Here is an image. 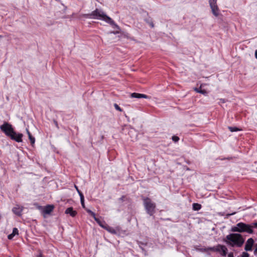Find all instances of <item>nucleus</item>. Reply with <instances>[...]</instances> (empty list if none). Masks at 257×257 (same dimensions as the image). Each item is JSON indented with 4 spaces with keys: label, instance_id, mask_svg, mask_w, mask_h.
<instances>
[{
    "label": "nucleus",
    "instance_id": "obj_1",
    "mask_svg": "<svg viewBox=\"0 0 257 257\" xmlns=\"http://www.w3.org/2000/svg\"><path fill=\"white\" fill-rule=\"evenodd\" d=\"M84 17L86 18L102 20L110 25L113 28L119 29V26L115 24L113 20L107 16L101 10L98 9H96L91 13L85 14Z\"/></svg>",
    "mask_w": 257,
    "mask_h": 257
},
{
    "label": "nucleus",
    "instance_id": "obj_2",
    "mask_svg": "<svg viewBox=\"0 0 257 257\" xmlns=\"http://www.w3.org/2000/svg\"><path fill=\"white\" fill-rule=\"evenodd\" d=\"M253 225L249 224H246L243 222L238 223L235 226H232L231 228L232 232H247L249 234H252L253 230L252 229Z\"/></svg>",
    "mask_w": 257,
    "mask_h": 257
},
{
    "label": "nucleus",
    "instance_id": "obj_3",
    "mask_svg": "<svg viewBox=\"0 0 257 257\" xmlns=\"http://www.w3.org/2000/svg\"><path fill=\"white\" fill-rule=\"evenodd\" d=\"M143 205L147 214L153 216L156 212V204L149 197L142 196Z\"/></svg>",
    "mask_w": 257,
    "mask_h": 257
},
{
    "label": "nucleus",
    "instance_id": "obj_4",
    "mask_svg": "<svg viewBox=\"0 0 257 257\" xmlns=\"http://www.w3.org/2000/svg\"><path fill=\"white\" fill-rule=\"evenodd\" d=\"M226 239L232 242V246L236 245L237 247H241L244 242V239L242 235L240 233H232L226 236Z\"/></svg>",
    "mask_w": 257,
    "mask_h": 257
},
{
    "label": "nucleus",
    "instance_id": "obj_5",
    "mask_svg": "<svg viewBox=\"0 0 257 257\" xmlns=\"http://www.w3.org/2000/svg\"><path fill=\"white\" fill-rule=\"evenodd\" d=\"M0 129L9 137L15 132L12 125L6 121L0 126Z\"/></svg>",
    "mask_w": 257,
    "mask_h": 257
},
{
    "label": "nucleus",
    "instance_id": "obj_6",
    "mask_svg": "<svg viewBox=\"0 0 257 257\" xmlns=\"http://www.w3.org/2000/svg\"><path fill=\"white\" fill-rule=\"evenodd\" d=\"M217 0H209V3L211 9L212 14L215 16H218L219 14V10L217 5Z\"/></svg>",
    "mask_w": 257,
    "mask_h": 257
},
{
    "label": "nucleus",
    "instance_id": "obj_7",
    "mask_svg": "<svg viewBox=\"0 0 257 257\" xmlns=\"http://www.w3.org/2000/svg\"><path fill=\"white\" fill-rule=\"evenodd\" d=\"M23 137V135L21 133H17L15 132L11 136L9 137L13 140L15 141L18 143L22 142L23 140L22 138Z\"/></svg>",
    "mask_w": 257,
    "mask_h": 257
},
{
    "label": "nucleus",
    "instance_id": "obj_8",
    "mask_svg": "<svg viewBox=\"0 0 257 257\" xmlns=\"http://www.w3.org/2000/svg\"><path fill=\"white\" fill-rule=\"evenodd\" d=\"M254 240L252 238H249L246 242L244 249L246 251L252 250V247L254 244Z\"/></svg>",
    "mask_w": 257,
    "mask_h": 257
},
{
    "label": "nucleus",
    "instance_id": "obj_9",
    "mask_svg": "<svg viewBox=\"0 0 257 257\" xmlns=\"http://www.w3.org/2000/svg\"><path fill=\"white\" fill-rule=\"evenodd\" d=\"M54 208L53 205H47L43 208L42 213L44 215L50 214L53 211Z\"/></svg>",
    "mask_w": 257,
    "mask_h": 257
},
{
    "label": "nucleus",
    "instance_id": "obj_10",
    "mask_svg": "<svg viewBox=\"0 0 257 257\" xmlns=\"http://www.w3.org/2000/svg\"><path fill=\"white\" fill-rule=\"evenodd\" d=\"M131 97L133 98H149V96L144 94H141L138 93H132L131 94Z\"/></svg>",
    "mask_w": 257,
    "mask_h": 257
},
{
    "label": "nucleus",
    "instance_id": "obj_11",
    "mask_svg": "<svg viewBox=\"0 0 257 257\" xmlns=\"http://www.w3.org/2000/svg\"><path fill=\"white\" fill-rule=\"evenodd\" d=\"M65 213L67 214H70V215L72 217H75L77 213V211L74 210L73 207H72L67 208L65 211Z\"/></svg>",
    "mask_w": 257,
    "mask_h": 257
},
{
    "label": "nucleus",
    "instance_id": "obj_12",
    "mask_svg": "<svg viewBox=\"0 0 257 257\" xmlns=\"http://www.w3.org/2000/svg\"><path fill=\"white\" fill-rule=\"evenodd\" d=\"M12 211L14 214L16 215L20 216L22 215V212L23 211V208H20L19 206L15 207L13 208Z\"/></svg>",
    "mask_w": 257,
    "mask_h": 257
},
{
    "label": "nucleus",
    "instance_id": "obj_13",
    "mask_svg": "<svg viewBox=\"0 0 257 257\" xmlns=\"http://www.w3.org/2000/svg\"><path fill=\"white\" fill-rule=\"evenodd\" d=\"M104 229L106 230L108 232L113 234H116L117 233V231L113 227L109 226L107 224L105 225Z\"/></svg>",
    "mask_w": 257,
    "mask_h": 257
},
{
    "label": "nucleus",
    "instance_id": "obj_14",
    "mask_svg": "<svg viewBox=\"0 0 257 257\" xmlns=\"http://www.w3.org/2000/svg\"><path fill=\"white\" fill-rule=\"evenodd\" d=\"M94 220L96 221V222L99 224V226H100L102 228H104L105 225H106V223L104 221H101L100 219H99L98 218H97L96 217L94 218Z\"/></svg>",
    "mask_w": 257,
    "mask_h": 257
},
{
    "label": "nucleus",
    "instance_id": "obj_15",
    "mask_svg": "<svg viewBox=\"0 0 257 257\" xmlns=\"http://www.w3.org/2000/svg\"><path fill=\"white\" fill-rule=\"evenodd\" d=\"M219 247H221V251L220 252L221 255L222 256H226L228 251L227 247L223 245H220Z\"/></svg>",
    "mask_w": 257,
    "mask_h": 257
},
{
    "label": "nucleus",
    "instance_id": "obj_16",
    "mask_svg": "<svg viewBox=\"0 0 257 257\" xmlns=\"http://www.w3.org/2000/svg\"><path fill=\"white\" fill-rule=\"evenodd\" d=\"M144 21L150 25V26L153 28L154 27V24L152 19L150 17H148V18L144 19Z\"/></svg>",
    "mask_w": 257,
    "mask_h": 257
},
{
    "label": "nucleus",
    "instance_id": "obj_17",
    "mask_svg": "<svg viewBox=\"0 0 257 257\" xmlns=\"http://www.w3.org/2000/svg\"><path fill=\"white\" fill-rule=\"evenodd\" d=\"M192 207L194 210L198 211L201 208V205L197 203H194Z\"/></svg>",
    "mask_w": 257,
    "mask_h": 257
},
{
    "label": "nucleus",
    "instance_id": "obj_18",
    "mask_svg": "<svg viewBox=\"0 0 257 257\" xmlns=\"http://www.w3.org/2000/svg\"><path fill=\"white\" fill-rule=\"evenodd\" d=\"M228 129L231 132H237L241 130L236 126H228Z\"/></svg>",
    "mask_w": 257,
    "mask_h": 257
},
{
    "label": "nucleus",
    "instance_id": "obj_19",
    "mask_svg": "<svg viewBox=\"0 0 257 257\" xmlns=\"http://www.w3.org/2000/svg\"><path fill=\"white\" fill-rule=\"evenodd\" d=\"M195 90L196 92H198V93H202V94H207V92H206V91L205 90H204V89L202 90V89H200L199 88H196L195 89Z\"/></svg>",
    "mask_w": 257,
    "mask_h": 257
},
{
    "label": "nucleus",
    "instance_id": "obj_20",
    "mask_svg": "<svg viewBox=\"0 0 257 257\" xmlns=\"http://www.w3.org/2000/svg\"><path fill=\"white\" fill-rule=\"evenodd\" d=\"M85 209L88 213H89L92 217H93V218L96 217L95 213L92 211L91 210L86 208Z\"/></svg>",
    "mask_w": 257,
    "mask_h": 257
},
{
    "label": "nucleus",
    "instance_id": "obj_21",
    "mask_svg": "<svg viewBox=\"0 0 257 257\" xmlns=\"http://www.w3.org/2000/svg\"><path fill=\"white\" fill-rule=\"evenodd\" d=\"M75 188H76V189L80 196V198H81V197H84V195H83V193L79 190L78 187L76 185H75Z\"/></svg>",
    "mask_w": 257,
    "mask_h": 257
},
{
    "label": "nucleus",
    "instance_id": "obj_22",
    "mask_svg": "<svg viewBox=\"0 0 257 257\" xmlns=\"http://www.w3.org/2000/svg\"><path fill=\"white\" fill-rule=\"evenodd\" d=\"M29 139L31 142V143L32 145H33L34 144H35V139L34 137H33L32 136H30V137H29Z\"/></svg>",
    "mask_w": 257,
    "mask_h": 257
},
{
    "label": "nucleus",
    "instance_id": "obj_23",
    "mask_svg": "<svg viewBox=\"0 0 257 257\" xmlns=\"http://www.w3.org/2000/svg\"><path fill=\"white\" fill-rule=\"evenodd\" d=\"M114 107L116 110H117L119 111H120V112L122 111V109L116 103L114 104Z\"/></svg>",
    "mask_w": 257,
    "mask_h": 257
},
{
    "label": "nucleus",
    "instance_id": "obj_24",
    "mask_svg": "<svg viewBox=\"0 0 257 257\" xmlns=\"http://www.w3.org/2000/svg\"><path fill=\"white\" fill-rule=\"evenodd\" d=\"M221 244H218L217 246H215L214 251L220 252L221 251V247H219Z\"/></svg>",
    "mask_w": 257,
    "mask_h": 257
},
{
    "label": "nucleus",
    "instance_id": "obj_25",
    "mask_svg": "<svg viewBox=\"0 0 257 257\" xmlns=\"http://www.w3.org/2000/svg\"><path fill=\"white\" fill-rule=\"evenodd\" d=\"M80 202L83 208L85 209V204H84V197L80 198Z\"/></svg>",
    "mask_w": 257,
    "mask_h": 257
},
{
    "label": "nucleus",
    "instance_id": "obj_26",
    "mask_svg": "<svg viewBox=\"0 0 257 257\" xmlns=\"http://www.w3.org/2000/svg\"><path fill=\"white\" fill-rule=\"evenodd\" d=\"M172 139L174 142L176 143L179 140V138L177 136H174L172 137Z\"/></svg>",
    "mask_w": 257,
    "mask_h": 257
},
{
    "label": "nucleus",
    "instance_id": "obj_27",
    "mask_svg": "<svg viewBox=\"0 0 257 257\" xmlns=\"http://www.w3.org/2000/svg\"><path fill=\"white\" fill-rule=\"evenodd\" d=\"M12 233L15 235L16 234H18L19 233V230L17 228H14L13 229Z\"/></svg>",
    "mask_w": 257,
    "mask_h": 257
},
{
    "label": "nucleus",
    "instance_id": "obj_28",
    "mask_svg": "<svg viewBox=\"0 0 257 257\" xmlns=\"http://www.w3.org/2000/svg\"><path fill=\"white\" fill-rule=\"evenodd\" d=\"M214 249H215V246H213V247H209L207 248H205V250H206V251L210 250V251H214Z\"/></svg>",
    "mask_w": 257,
    "mask_h": 257
},
{
    "label": "nucleus",
    "instance_id": "obj_29",
    "mask_svg": "<svg viewBox=\"0 0 257 257\" xmlns=\"http://www.w3.org/2000/svg\"><path fill=\"white\" fill-rule=\"evenodd\" d=\"M249 255L247 252H243L241 254V257H249Z\"/></svg>",
    "mask_w": 257,
    "mask_h": 257
},
{
    "label": "nucleus",
    "instance_id": "obj_30",
    "mask_svg": "<svg viewBox=\"0 0 257 257\" xmlns=\"http://www.w3.org/2000/svg\"><path fill=\"white\" fill-rule=\"evenodd\" d=\"M125 197V196L123 195L120 198H119V200L121 202H123L124 201Z\"/></svg>",
    "mask_w": 257,
    "mask_h": 257
},
{
    "label": "nucleus",
    "instance_id": "obj_31",
    "mask_svg": "<svg viewBox=\"0 0 257 257\" xmlns=\"http://www.w3.org/2000/svg\"><path fill=\"white\" fill-rule=\"evenodd\" d=\"M235 213H236V212H233V213H228V214H226V218H228L229 216H231V215H233L235 214Z\"/></svg>",
    "mask_w": 257,
    "mask_h": 257
},
{
    "label": "nucleus",
    "instance_id": "obj_32",
    "mask_svg": "<svg viewBox=\"0 0 257 257\" xmlns=\"http://www.w3.org/2000/svg\"><path fill=\"white\" fill-rule=\"evenodd\" d=\"M15 235L12 233L11 234H9L8 236V239H12Z\"/></svg>",
    "mask_w": 257,
    "mask_h": 257
},
{
    "label": "nucleus",
    "instance_id": "obj_33",
    "mask_svg": "<svg viewBox=\"0 0 257 257\" xmlns=\"http://www.w3.org/2000/svg\"><path fill=\"white\" fill-rule=\"evenodd\" d=\"M37 257H43L41 250H39V254L37 255Z\"/></svg>",
    "mask_w": 257,
    "mask_h": 257
},
{
    "label": "nucleus",
    "instance_id": "obj_34",
    "mask_svg": "<svg viewBox=\"0 0 257 257\" xmlns=\"http://www.w3.org/2000/svg\"><path fill=\"white\" fill-rule=\"evenodd\" d=\"M139 246H140V248H141L143 250H144V248L141 246V244H142V245H146V244H144V243H142V242H139Z\"/></svg>",
    "mask_w": 257,
    "mask_h": 257
},
{
    "label": "nucleus",
    "instance_id": "obj_35",
    "mask_svg": "<svg viewBox=\"0 0 257 257\" xmlns=\"http://www.w3.org/2000/svg\"><path fill=\"white\" fill-rule=\"evenodd\" d=\"M254 255L257 254V243L255 244V247L254 250Z\"/></svg>",
    "mask_w": 257,
    "mask_h": 257
},
{
    "label": "nucleus",
    "instance_id": "obj_36",
    "mask_svg": "<svg viewBox=\"0 0 257 257\" xmlns=\"http://www.w3.org/2000/svg\"><path fill=\"white\" fill-rule=\"evenodd\" d=\"M220 102L221 103H225L226 102V100L225 99H223V98H220L219 99Z\"/></svg>",
    "mask_w": 257,
    "mask_h": 257
},
{
    "label": "nucleus",
    "instance_id": "obj_37",
    "mask_svg": "<svg viewBox=\"0 0 257 257\" xmlns=\"http://www.w3.org/2000/svg\"><path fill=\"white\" fill-rule=\"evenodd\" d=\"M251 225H253V227H257V222L252 223Z\"/></svg>",
    "mask_w": 257,
    "mask_h": 257
},
{
    "label": "nucleus",
    "instance_id": "obj_38",
    "mask_svg": "<svg viewBox=\"0 0 257 257\" xmlns=\"http://www.w3.org/2000/svg\"><path fill=\"white\" fill-rule=\"evenodd\" d=\"M228 257H234V256H233V252H230V253L228 254Z\"/></svg>",
    "mask_w": 257,
    "mask_h": 257
},
{
    "label": "nucleus",
    "instance_id": "obj_39",
    "mask_svg": "<svg viewBox=\"0 0 257 257\" xmlns=\"http://www.w3.org/2000/svg\"><path fill=\"white\" fill-rule=\"evenodd\" d=\"M54 123H55L56 126L58 128L59 126H58V124L57 121L56 120H54Z\"/></svg>",
    "mask_w": 257,
    "mask_h": 257
},
{
    "label": "nucleus",
    "instance_id": "obj_40",
    "mask_svg": "<svg viewBox=\"0 0 257 257\" xmlns=\"http://www.w3.org/2000/svg\"><path fill=\"white\" fill-rule=\"evenodd\" d=\"M27 132L28 137H30V136H32L28 129H27Z\"/></svg>",
    "mask_w": 257,
    "mask_h": 257
},
{
    "label": "nucleus",
    "instance_id": "obj_41",
    "mask_svg": "<svg viewBox=\"0 0 257 257\" xmlns=\"http://www.w3.org/2000/svg\"><path fill=\"white\" fill-rule=\"evenodd\" d=\"M27 132L28 137H30V136H32L28 129H27Z\"/></svg>",
    "mask_w": 257,
    "mask_h": 257
},
{
    "label": "nucleus",
    "instance_id": "obj_42",
    "mask_svg": "<svg viewBox=\"0 0 257 257\" xmlns=\"http://www.w3.org/2000/svg\"><path fill=\"white\" fill-rule=\"evenodd\" d=\"M255 57L257 59V50L255 51Z\"/></svg>",
    "mask_w": 257,
    "mask_h": 257
},
{
    "label": "nucleus",
    "instance_id": "obj_43",
    "mask_svg": "<svg viewBox=\"0 0 257 257\" xmlns=\"http://www.w3.org/2000/svg\"><path fill=\"white\" fill-rule=\"evenodd\" d=\"M104 138V136H101V139H103Z\"/></svg>",
    "mask_w": 257,
    "mask_h": 257
},
{
    "label": "nucleus",
    "instance_id": "obj_44",
    "mask_svg": "<svg viewBox=\"0 0 257 257\" xmlns=\"http://www.w3.org/2000/svg\"><path fill=\"white\" fill-rule=\"evenodd\" d=\"M3 37V36L2 35H0V38H2Z\"/></svg>",
    "mask_w": 257,
    "mask_h": 257
}]
</instances>
